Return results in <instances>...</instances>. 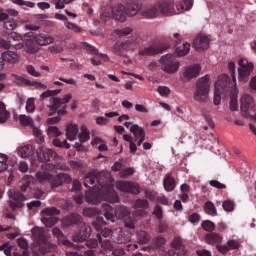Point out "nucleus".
I'll return each mask as SVG.
<instances>
[{
	"label": "nucleus",
	"mask_w": 256,
	"mask_h": 256,
	"mask_svg": "<svg viewBox=\"0 0 256 256\" xmlns=\"http://www.w3.org/2000/svg\"><path fill=\"white\" fill-rule=\"evenodd\" d=\"M135 173V170L133 168H126L120 171L119 175L122 177V179H125Z\"/></svg>",
	"instance_id": "nucleus-59"
},
{
	"label": "nucleus",
	"mask_w": 256,
	"mask_h": 256,
	"mask_svg": "<svg viewBox=\"0 0 256 256\" xmlns=\"http://www.w3.org/2000/svg\"><path fill=\"white\" fill-rule=\"evenodd\" d=\"M172 247L173 249H175V251H177L178 255H187V250L185 249V245L183 244V240H181V237H175L173 239Z\"/></svg>",
	"instance_id": "nucleus-23"
},
{
	"label": "nucleus",
	"mask_w": 256,
	"mask_h": 256,
	"mask_svg": "<svg viewBox=\"0 0 256 256\" xmlns=\"http://www.w3.org/2000/svg\"><path fill=\"white\" fill-rule=\"evenodd\" d=\"M32 237L40 245H45L46 247H49V243H47V238L45 237V230H43V228H39V227L33 228Z\"/></svg>",
	"instance_id": "nucleus-18"
},
{
	"label": "nucleus",
	"mask_w": 256,
	"mask_h": 256,
	"mask_svg": "<svg viewBox=\"0 0 256 256\" xmlns=\"http://www.w3.org/2000/svg\"><path fill=\"white\" fill-rule=\"evenodd\" d=\"M25 51L26 53H30L31 55L39 53V46H37V44H35L32 39H28L25 42Z\"/></svg>",
	"instance_id": "nucleus-30"
},
{
	"label": "nucleus",
	"mask_w": 256,
	"mask_h": 256,
	"mask_svg": "<svg viewBox=\"0 0 256 256\" xmlns=\"http://www.w3.org/2000/svg\"><path fill=\"white\" fill-rule=\"evenodd\" d=\"M26 71L32 77H41V73L39 71L35 70V67H33V65H27Z\"/></svg>",
	"instance_id": "nucleus-57"
},
{
	"label": "nucleus",
	"mask_w": 256,
	"mask_h": 256,
	"mask_svg": "<svg viewBox=\"0 0 256 256\" xmlns=\"http://www.w3.org/2000/svg\"><path fill=\"white\" fill-rule=\"evenodd\" d=\"M1 59L3 63H9L10 65H15V63L19 62V54H17V52H14V51L7 50L1 54Z\"/></svg>",
	"instance_id": "nucleus-19"
},
{
	"label": "nucleus",
	"mask_w": 256,
	"mask_h": 256,
	"mask_svg": "<svg viewBox=\"0 0 256 256\" xmlns=\"http://www.w3.org/2000/svg\"><path fill=\"white\" fill-rule=\"evenodd\" d=\"M255 70V65L253 62L249 61L245 57H241L238 59V80L241 83H247L249 81V77H251V73Z\"/></svg>",
	"instance_id": "nucleus-4"
},
{
	"label": "nucleus",
	"mask_w": 256,
	"mask_h": 256,
	"mask_svg": "<svg viewBox=\"0 0 256 256\" xmlns=\"http://www.w3.org/2000/svg\"><path fill=\"white\" fill-rule=\"evenodd\" d=\"M42 223L45 227H53L57 223V215H59V210L56 208H46L42 211Z\"/></svg>",
	"instance_id": "nucleus-7"
},
{
	"label": "nucleus",
	"mask_w": 256,
	"mask_h": 256,
	"mask_svg": "<svg viewBox=\"0 0 256 256\" xmlns=\"http://www.w3.org/2000/svg\"><path fill=\"white\" fill-rule=\"evenodd\" d=\"M35 98H28L26 100L25 110L27 113H35Z\"/></svg>",
	"instance_id": "nucleus-45"
},
{
	"label": "nucleus",
	"mask_w": 256,
	"mask_h": 256,
	"mask_svg": "<svg viewBox=\"0 0 256 256\" xmlns=\"http://www.w3.org/2000/svg\"><path fill=\"white\" fill-rule=\"evenodd\" d=\"M8 196L10 197V199L17 201V202H13V201L9 202L10 207L12 209H21V207H23V201H25V195L21 194L19 191L15 189H10L8 191Z\"/></svg>",
	"instance_id": "nucleus-13"
},
{
	"label": "nucleus",
	"mask_w": 256,
	"mask_h": 256,
	"mask_svg": "<svg viewBox=\"0 0 256 256\" xmlns=\"http://www.w3.org/2000/svg\"><path fill=\"white\" fill-rule=\"evenodd\" d=\"M147 207H149V203L147 202V200H136L135 202V208L136 209H147Z\"/></svg>",
	"instance_id": "nucleus-62"
},
{
	"label": "nucleus",
	"mask_w": 256,
	"mask_h": 256,
	"mask_svg": "<svg viewBox=\"0 0 256 256\" xmlns=\"http://www.w3.org/2000/svg\"><path fill=\"white\" fill-rule=\"evenodd\" d=\"M113 17V12L111 9H105L101 14H100V19L101 21L107 22L109 19Z\"/></svg>",
	"instance_id": "nucleus-53"
},
{
	"label": "nucleus",
	"mask_w": 256,
	"mask_h": 256,
	"mask_svg": "<svg viewBox=\"0 0 256 256\" xmlns=\"http://www.w3.org/2000/svg\"><path fill=\"white\" fill-rule=\"evenodd\" d=\"M86 201L90 205H97L101 201H110V203H117L119 201V196L113 186L110 185H100L95 186L92 191L86 193Z\"/></svg>",
	"instance_id": "nucleus-1"
},
{
	"label": "nucleus",
	"mask_w": 256,
	"mask_h": 256,
	"mask_svg": "<svg viewBox=\"0 0 256 256\" xmlns=\"http://www.w3.org/2000/svg\"><path fill=\"white\" fill-rule=\"evenodd\" d=\"M77 133H79V127L77 124H69L66 128V137L68 141H75L77 139Z\"/></svg>",
	"instance_id": "nucleus-27"
},
{
	"label": "nucleus",
	"mask_w": 256,
	"mask_h": 256,
	"mask_svg": "<svg viewBox=\"0 0 256 256\" xmlns=\"http://www.w3.org/2000/svg\"><path fill=\"white\" fill-rule=\"evenodd\" d=\"M12 45L13 44H11V41L0 38V48L1 49H11Z\"/></svg>",
	"instance_id": "nucleus-64"
},
{
	"label": "nucleus",
	"mask_w": 256,
	"mask_h": 256,
	"mask_svg": "<svg viewBox=\"0 0 256 256\" xmlns=\"http://www.w3.org/2000/svg\"><path fill=\"white\" fill-rule=\"evenodd\" d=\"M12 3H14V5H19L20 7H29L30 9H33V7H35V3L31 1L12 0Z\"/></svg>",
	"instance_id": "nucleus-48"
},
{
	"label": "nucleus",
	"mask_w": 256,
	"mask_h": 256,
	"mask_svg": "<svg viewBox=\"0 0 256 256\" xmlns=\"http://www.w3.org/2000/svg\"><path fill=\"white\" fill-rule=\"evenodd\" d=\"M159 53V50L155 46L146 47L142 50H140V55H157Z\"/></svg>",
	"instance_id": "nucleus-46"
},
{
	"label": "nucleus",
	"mask_w": 256,
	"mask_h": 256,
	"mask_svg": "<svg viewBox=\"0 0 256 256\" xmlns=\"http://www.w3.org/2000/svg\"><path fill=\"white\" fill-rule=\"evenodd\" d=\"M102 211L105 219H107V221H111V223H115L116 218L121 219V216L118 213L115 214L113 207L109 206L108 204H104L102 206Z\"/></svg>",
	"instance_id": "nucleus-20"
},
{
	"label": "nucleus",
	"mask_w": 256,
	"mask_h": 256,
	"mask_svg": "<svg viewBox=\"0 0 256 256\" xmlns=\"http://www.w3.org/2000/svg\"><path fill=\"white\" fill-rule=\"evenodd\" d=\"M163 185L165 191H173V189H175V179L171 175L167 174Z\"/></svg>",
	"instance_id": "nucleus-36"
},
{
	"label": "nucleus",
	"mask_w": 256,
	"mask_h": 256,
	"mask_svg": "<svg viewBox=\"0 0 256 256\" xmlns=\"http://www.w3.org/2000/svg\"><path fill=\"white\" fill-rule=\"evenodd\" d=\"M33 183V176L26 175L22 179V185L20 186L21 191H27V187Z\"/></svg>",
	"instance_id": "nucleus-42"
},
{
	"label": "nucleus",
	"mask_w": 256,
	"mask_h": 256,
	"mask_svg": "<svg viewBox=\"0 0 256 256\" xmlns=\"http://www.w3.org/2000/svg\"><path fill=\"white\" fill-rule=\"evenodd\" d=\"M131 33H133V29L131 27H125L116 30V34L120 37H127V35H131Z\"/></svg>",
	"instance_id": "nucleus-51"
},
{
	"label": "nucleus",
	"mask_w": 256,
	"mask_h": 256,
	"mask_svg": "<svg viewBox=\"0 0 256 256\" xmlns=\"http://www.w3.org/2000/svg\"><path fill=\"white\" fill-rule=\"evenodd\" d=\"M52 143L54 147H64V149H69V147H71V145L67 143V140L61 142L59 139H54Z\"/></svg>",
	"instance_id": "nucleus-60"
},
{
	"label": "nucleus",
	"mask_w": 256,
	"mask_h": 256,
	"mask_svg": "<svg viewBox=\"0 0 256 256\" xmlns=\"http://www.w3.org/2000/svg\"><path fill=\"white\" fill-rule=\"evenodd\" d=\"M228 70L232 75V87H237V78L235 77V62H228Z\"/></svg>",
	"instance_id": "nucleus-44"
},
{
	"label": "nucleus",
	"mask_w": 256,
	"mask_h": 256,
	"mask_svg": "<svg viewBox=\"0 0 256 256\" xmlns=\"http://www.w3.org/2000/svg\"><path fill=\"white\" fill-rule=\"evenodd\" d=\"M48 135L50 137H59V135H61V131H59L57 126H50L48 128Z\"/></svg>",
	"instance_id": "nucleus-58"
},
{
	"label": "nucleus",
	"mask_w": 256,
	"mask_h": 256,
	"mask_svg": "<svg viewBox=\"0 0 256 256\" xmlns=\"http://www.w3.org/2000/svg\"><path fill=\"white\" fill-rule=\"evenodd\" d=\"M112 17L116 21H120L123 23V21L127 20L128 14H127V8L123 4H117L111 9Z\"/></svg>",
	"instance_id": "nucleus-15"
},
{
	"label": "nucleus",
	"mask_w": 256,
	"mask_h": 256,
	"mask_svg": "<svg viewBox=\"0 0 256 256\" xmlns=\"http://www.w3.org/2000/svg\"><path fill=\"white\" fill-rule=\"evenodd\" d=\"M190 50L191 44L186 42L176 47V54L178 57H184V55H187Z\"/></svg>",
	"instance_id": "nucleus-33"
},
{
	"label": "nucleus",
	"mask_w": 256,
	"mask_h": 256,
	"mask_svg": "<svg viewBox=\"0 0 256 256\" xmlns=\"http://www.w3.org/2000/svg\"><path fill=\"white\" fill-rule=\"evenodd\" d=\"M122 219L124 221V225L125 227H127L128 229H134V220L131 219V213L126 212L123 214Z\"/></svg>",
	"instance_id": "nucleus-39"
},
{
	"label": "nucleus",
	"mask_w": 256,
	"mask_h": 256,
	"mask_svg": "<svg viewBox=\"0 0 256 256\" xmlns=\"http://www.w3.org/2000/svg\"><path fill=\"white\" fill-rule=\"evenodd\" d=\"M202 115L209 127H215V122H213V118H211V114L207 110H202Z\"/></svg>",
	"instance_id": "nucleus-54"
},
{
	"label": "nucleus",
	"mask_w": 256,
	"mask_h": 256,
	"mask_svg": "<svg viewBox=\"0 0 256 256\" xmlns=\"http://www.w3.org/2000/svg\"><path fill=\"white\" fill-rule=\"evenodd\" d=\"M142 17H145L146 19H157L159 17V8L157 6V2L147 5L141 10Z\"/></svg>",
	"instance_id": "nucleus-16"
},
{
	"label": "nucleus",
	"mask_w": 256,
	"mask_h": 256,
	"mask_svg": "<svg viewBox=\"0 0 256 256\" xmlns=\"http://www.w3.org/2000/svg\"><path fill=\"white\" fill-rule=\"evenodd\" d=\"M117 189L122 191V193H132L133 195H137L139 193V185L127 182V181H118L116 183Z\"/></svg>",
	"instance_id": "nucleus-14"
},
{
	"label": "nucleus",
	"mask_w": 256,
	"mask_h": 256,
	"mask_svg": "<svg viewBox=\"0 0 256 256\" xmlns=\"http://www.w3.org/2000/svg\"><path fill=\"white\" fill-rule=\"evenodd\" d=\"M18 121H20L21 125H23L24 127H33V118L22 114L18 116Z\"/></svg>",
	"instance_id": "nucleus-38"
},
{
	"label": "nucleus",
	"mask_w": 256,
	"mask_h": 256,
	"mask_svg": "<svg viewBox=\"0 0 256 256\" xmlns=\"http://www.w3.org/2000/svg\"><path fill=\"white\" fill-rule=\"evenodd\" d=\"M78 139H79L80 143H86V141H89V139H91L89 129H87V126L82 125L80 127V132L78 134Z\"/></svg>",
	"instance_id": "nucleus-31"
},
{
	"label": "nucleus",
	"mask_w": 256,
	"mask_h": 256,
	"mask_svg": "<svg viewBox=\"0 0 256 256\" xmlns=\"http://www.w3.org/2000/svg\"><path fill=\"white\" fill-rule=\"evenodd\" d=\"M32 133L34 137L38 138L39 143H45V137H43V132L41 129L37 128L34 124L32 125Z\"/></svg>",
	"instance_id": "nucleus-41"
},
{
	"label": "nucleus",
	"mask_w": 256,
	"mask_h": 256,
	"mask_svg": "<svg viewBox=\"0 0 256 256\" xmlns=\"http://www.w3.org/2000/svg\"><path fill=\"white\" fill-rule=\"evenodd\" d=\"M50 105H48L49 113L48 115H65L67 111L65 110V106L63 105V101L61 98L53 97L50 99Z\"/></svg>",
	"instance_id": "nucleus-10"
},
{
	"label": "nucleus",
	"mask_w": 256,
	"mask_h": 256,
	"mask_svg": "<svg viewBox=\"0 0 256 256\" xmlns=\"http://www.w3.org/2000/svg\"><path fill=\"white\" fill-rule=\"evenodd\" d=\"M222 242H223V237H221L217 233L208 234L206 236V243H208V245H215L217 243H222Z\"/></svg>",
	"instance_id": "nucleus-34"
},
{
	"label": "nucleus",
	"mask_w": 256,
	"mask_h": 256,
	"mask_svg": "<svg viewBox=\"0 0 256 256\" xmlns=\"http://www.w3.org/2000/svg\"><path fill=\"white\" fill-rule=\"evenodd\" d=\"M83 215L85 217H95L96 215H99V212H97L95 208H86L83 211Z\"/></svg>",
	"instance_id": "nucleus-61"
},
{
	"label": "nucleus",
	"mask_w": 256,
	"mask_h": 256,
	"mask_svg": "<svg viewBox=\"0 0 256 256\" xmlns=\"http://www.w3.org/2000/svg\"><path fill=\"white\" fill-rule=\"evenodd\" d=\"M229 75L222 74L218 78V82L215 84V87L219 89V87H225V85H229Z\"/></svg>",
	"instance_id": "nucleus-40"
},
{
	"label": "nucleus",
	"mask_w": 256,
	"mask_h": 256,
	"mask_svg": "<svg viewBox=\"0 0 256 256\" xmlns=\"http://www.w3.org/2000/svg\"><path fill=\"white\" fill-rule=\"evenodd\" d=\"M61 93V89L56 90H48L41 94V99H47V97H55V95H59Z\"/></svg>",
	"instance_id": "nucleus-52"
},
{
	"label": "nucleus",
	"mask_w": 256,
	"mask_h": 256,
	"mask_svg": "<svg viewBox=\"0 0 256 256\" xmlns=\"http://www.w3.org/2000/svg\"><path fill=\"white\" fill-rule=\"evenodd\" d=\"M159 63L161 65V70L168 75H173L179 71L181 63L175 58L173 54H166L161 56Z\"/></svg>",
	"instance_id": "nucleus-5"
},
{
	"label": "nucleus",
	"mask_w": 256,
	"mask_h": 256,
	"mask_svg": "<svg viewBox=\"0 0 256 256\" xmlns=\"http://www.w3.org/2000/svg\"><path fill=\"white\" fill-rule=\"evenodd\" d=\"M204 209L208 215H217V209L215 208V205L212 202H207L204 206Z\"/></svg>",
	"instance_id": "nucleus-47"
},
{
	"label": "nucleus",
	"mask_w": 256,
	"mask_h": 256,
	"mask_svg": "<svg viewBox=\"0 0 256 256\" xmlns=\"http://www.w3.org/2000/svg\"><path fill=\"white\" fill-rule=\"evenodd\" d=\"M93 225L96 231H101L102 237H109V235H111V229L103 228V225H105V221H103V218L98 217Z\"/></svg>",
	"instance_id": "nucleus-24"
},
{
	"label": "nucleus",
	"mask_w": 256,
	"mask_h": 256,
	"mask_svg": "<svg viewBox=\"0 0 256 256\" xmlns=\"http://www.w3.org/2000/svg\"><path fill=\"white\" fill-rule=\"evenodd\" d=\"M126 11H127L128 17H135V15H137L139 11L141 14V11H143V6L139 2H134V3L128 4Z\"/></svg>",
	"instance_id": "nucleus-26"
},
{
	"label": "nucleus",
	"mask_w": 256,
	"mask_h": 256,
	"mask_svg": "<svg viewBox=\"0 0 256 256\" xmlns=\"http://www.w3.org/2000/svg\"><path fill=\"white\" fill-rule=\"evenodd\" d=\"M139 43V38L134 37L131 40H127L125 42H118L113 46V51L117 55H123V50L127 49H133L135 45H138Z\"/></svg>",
	"instance_id": "nucleus-12"
},
{
	"label": "nucleus",
	"mask_w": 256,
	"mask_h": 256,
	"mask_svg": "<svg viewBox=\"0 0 256 256\" xmlns=\"http://www.w3.org/2000/svg\"><path fill=\"white\" fill-rule=\"evenodd\" d=\"M41 169L42 171H38L35 175L38 183H49L52 187H59L61 185V183L55 182V178L51 174V171H55V165L44 164Z\"/></svg>",
	"instance_id": "nucleus-6"
},
{
	"label": "nucleus",
	"mask_w": 256,
	"mask_h": 256,
	"mask_svg": "<svg viewBox=\"0 0 256 256\" xmlns=\"http://www.w3.org/2000/svg\"><path fill=\"white\" fill-rule=\"evenodd\" d=\"M124 125L126 129H129L130 133H133L136 141L139 138H145V129H143V127L131 122H125Z\"/></svg>",
	"instance_id": "nucleus-17"
},
{
	"label": "nucleus",
	"mask_w": 256,
	"mask_h": 256,
	"mask_svg": "<svg viewBox=\"0 0 256 256\" xmlns=\"http://www.w3.org/2000/svg\"><path fill=\"white\" fill-rule=\"evenodd\" d=\"M11 113L7 110L5 103L0 102V124L7 123Z\"/></svg>",
	"instance_id": "nucleus-29"
},
{
	"label": "nucleus",
	"mask_w": 256,
	"mask_h": 256,
	"mask_svg": "<svg viewBox=\"0 0 256 256\" xmlns=\"http://www.w3.org/2000/svg\"><path fill=\"white\" fill-rule=\"evenodd\" d=\"M65 27L69 29V31H73V33H83V28L73 24L71 22H64Z\"/></svg>",
	"instance_id": "nucleus-49"
},
{
	"label": "nucleus",
	"mask_w": 256,
	"mask_h": 256,
	"mask_svg": "<svg viewBox=\"0 0 256 256\" xmlns=\"http://www.w3.org/2000/svg\"><path fill=\"white\" fill-rule=\"evenodd\" d=\"M3 28L6 29V31H15V29H17V20L8 17L3 22Z\"/></svg>",
	"instance_id": "nucleus-37"
},
{
	"label": "nucleus",
	"mask_w": 256,
	"mask_h": 256,
	"mask_svg": "<svg viewBox=\"0 0 256 256\" xmlns=\"http://www.w3.org/2000/svg\"><path fill=\"white\" fill-rule=\"evenodd\" d=\"M222 207L225 211L231 212L235 209V204L232 201L226 200L223 202Z\"/></svg>",
	"instance_id": "nucleus-63"
},
{
	"label": "nucleus",
	"mask_w": 256,
	"mask_h": 256,
	"mask_svg": "<svg viewBox=\"0 0 256 256\" xmlns=\"http://www.w3.org/2000/svg\"><path fill=\"white\" fill-rule=\"evenodd\" d=\"M213 103L214 105H221V90L218 87H215Z\"/></svg>",
	"instance_id": "nucleus-56"
},
{
	"label": "nucleus",
	"mask_w": 256,
	"mask_h": 256,
	"mask_svg": "<svg viewBox=\"0 0 256 256\" xmlns=\"http://www.w3.org/2000/svg\"><path fill=\"white\" fill-rule=\"evenodd\" d=\"M157 91L161 97H169V95H171V89L167 86H160Z\"/></svg>",
	"instance_id": "nucleus-55"
},
{
	"label": "nucleus",
	"mask_w": 256,
	"mask_h": 256,
	"mask_svg": "<svg viewBox=\"0 0 256 256\" xmlns=\"http://www.w3.org/2000/svg\"><path fill=\"white\" fill-rule=\"evenodd\" d=\"M211 43V37L205 34H198L194 39V48L199 53H203V51H207L209 49V45Z\"/></svg>",
	"instance_id": "nucleus-11"
},
{
	"label": "nucleus",
	"mask_w": 256,
	"mask_h": 256,
	"mask_svg": "<svg viewBox=\"0 0 256 256\" xmlns=\"http://www.w3.org/2000/svg\"><path fill=\"white\" fill-rule=\"evenodd\" d=\"M38 159L39 161H41L42 163H45L47 161H50L52 157H55V152H53V150L48 149V148H44L42 150H40L38 153Z\"/></svg>",
	"instance_id": "nucleus-25"
},
{
	"label": "nucleus",
	"mask_w": 256,
	"mask_h": 256,
	"mask_svg": "<svg viewBox=\"0 0 256 256\" xmlns=\"http://www.w3.org/2000/svg\"><path fill=\"white\" fill-rule=\"evenodd\" d=\"M33 153H35V148H33L31 145L18 148V155L22 157V159L33 156Z\"/></svg>",
	"instance_id": "nucleus-28"
},
{
	"label": "nucleus",
	"mask_w": 256,
	"mask_h": 256,
	"mask_svg": "<svg viewBox=\"0 0 256 256\" xmlns=\"http://www.w3.org/2000/svg\"><path fill=\"white\" fill-rule=\"evenodd\" d=\"M240 111L245 119H253L256 122V105L253 96L244 94L240 98Z\"/></svg>",
	"instance_id": "nucleus-3"
},
{
	"label": "nucleus",
	"mask_w": 256,
	"mask_h": 256,
	"mask_svg": "<svg viewBox=\"0 0 256 256\" xmlns=\"http://www.w3.org/2000/svg\"><path fill=\"white\" fill-rule=\"evenodd\" d=\"M202 229H204V231H207L208 233H211L215 231V224L209 220H206L202 222Z\"/></svg>",
	"instance_id": "nucleus-50"
},
{
	"label": "nucleus",
	"mask_w": 256,
	"mask_h": 256,
	"mask_svg": "<svg viewBox=\"0 0 256 256\" xmlns=\"http://www.w3.org/2000/svg\"><path fill=\"white\" fill-rule=\"evenodd\" d=\"M95 183H99V178L95 172H91L85 176L84 187H89V184L93 185Z\"/></svg>",
	"instance_id": "nucleus-35"
},
{
	"label": "nucleus",
	"mask_w": 256,
	"mask_h": 256,
	"mask_svg": "<svg viewBox=\"0 0 256 256\" xmlns=\"http://www.w3.org/2000/svg\"><path fill=\"white\" fill-rule=\"evenodd\" d=\"M200 73V64L188 65L182 69V79H184V81H191L192 79H197Z\"/></svg>",
	"instance_id": "nucleus-9"
},
{
	"label": "nucleus",
	"mask_w": 256,
	"mask_h": 256,
	"mask_svg": "<svg viewBox=\"0 0 256 256\" xmlns=\"http://www.w3.org/2000/svg\"><path fill=\"white\" fill-rule=\"evenodd\" d=\"M91 236V227L85 225L81 230L79 234H76L73 237V241L75 243H83V241H87L88 237Z\"/></svg>",
	"instance_id": "nucleus-21"
},
{
	"label": "nucleus",
	"mask_w": 256,
	"mask_h": 256,
	"mask_svg": "<svg viewBox=\"0 0 256 256\" xmlns=\"http://www.w3.org/2000/svg\"><path fill=\"white\" fill-rule=\"evenodd\" d=\"M36 43H38V45L45 47L47 45H51L54 43L55 38H53L52 36L46 35V34H38L34 37Z\"/></svg>",
	"instance_id": "nucleus-22"
},
{
	"label": "nucleus",
	"mask_w": 256,
	"mask_h": 256,
	"mask_svg": "<svg viewBox=\"0 0 256 256\" xmlns=\"http://www.w3.org/2000/svg\"><path fill=\"white\" fill-rule=\"evenodd\" d=\"M211 91V79L209 75L203 76L196 81V89L194 92V100L197 103H207L209 101V93Z\"/></svg>",
	"instance_id": "nucleus-2"
},
{
	"label": "nucleus",
	"mask_w": 256,
	"mask_h": 256,
	"mask_svg": "<svg viewBox=\"0 0 256 256\" xmlns=\"http://www.w3.org/2000/svg\"><path fill=\"white\" fill-rule=\"evenodd\" d=\"M160 15L169 17L175 15V3L172 0H159L156 2Z\"/></svg>",
	"instance_id": "nucleus-8"
},
{
	"label": "nucleus",
	"mask_w": 256,
	"mask_h": 256,
	"mask_svg": "<svg viewBox=\"0 0 256 256\" xmlns=\"http://www.w3.org/2000/svg\"><path fill=\"white\" fill-rule=\"evenodd\" d=\"M81 221V216L77 214H72L66 220L63 221V225H73Z\"/></svg>",
	"instance_id": "nucleus-43"
},
{
	"label": "nucleus",
	"mask_w": 256,
	"mask_h": 256,
	"mask_svg": "<svg viewBox=\"0 0 256 256\" xmlns=\"http://www.w3.org/2000/svg\"><path fill=\"white\" fill-rule=\"evenodd\" d=\"M239 94V90H237V86L234 87V92L230 96V111H237L239 109V105L237 103V95Z\"/></svg>",
	"instance_id": "nucleus-32"
}]
</instances>
